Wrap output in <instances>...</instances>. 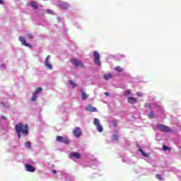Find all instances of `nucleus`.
<instances>
[{"mask_svg": "<svg viewBox=\"0 0 181 181\" xmlns=\"http://www.w3.org/2000/svg\"><path fill=\"white\" fill-rule=\"evenodd\" d=\"M16 132L18 135V139H21L22 138L23 135H28L29 134V127H28V124L23 125L22 123H18L15 127Z\"/></svg>", "mask_w": 181, "mask_h": 181, "instance_id": "f257e3e1", "label": "nucleus"}, {"mask_svg": "<svg viewBox=\"0 0 181 181\" xmlns=\"http://www.w3.org/2000/svg\"><path fill=\"white\" fill-rule=\"evenodd\" d=\"M93 124L95 125V127H96L98 132H103L104 131V128L103 127L101 124H100V119H98V118H94Z\"/></svg>", "mask_w": 181, "mask_h": 181, "instance_id": "f03ea898", "label": "nucleus"}, {"mask_svg": "<svg viewBox=\"0 0 181 181\" xmlns=\"http://www.w3.org/2000/svg\"><path fill=\"white\" fill-rule=\"evenodd\" d=\"M94 63L98 66H101V61H100V54L97 51L93 52Z\"/></svg>", "mask_w": 181, "mask_h": 181, "instance_id": "7ed1b4c3", "label": "nucleus"}, {"mask_svg": "<svg viewBox=\"0 0 181 181\" xmlns=\"http://www.w3.org/2000/svg\"><path fill=\"white\" fill-rule=\"evenodd\" d=\"M157 128H158V129L160 131H162L163 132H172L171 129H170L168 127L163 124H157Z\"/></svg>", "mask_w": 181, "mask_h": 181, "instance_id": "20e7f679", "label": "nucleus"}, {"mask_svg": "<svg viewBox=\"0 0 181 181\" xmlns=\"http://www.w3.org/2000/svg\"><path fill=\"white\" fill-rule=\"evenodd\" d=\"M56 141L57 142H62V144H70V141H69V139L62 136H57L56 138Z\"/></svg>", "mask_w": 181, "mask_h": 181, "instance_id": "39448f33", "label": "nucleus"}, {"mask_svg": "<svg viewBox=\"0 0 181 181\" xmlns=\"http://www.w3.org/2000/svg\"><path fill=\"white\" fill-rule=\"evenodd\" d=\"M71 63L74 66H76V67H84V65L81 62V61H79L77 59H71Z\"/></svg>", "mask_w": 181, "mask_h": 181, "instance_id": "423d86ee", "label": "nucleus"}, {"mask_svg": "<svg viewBox=\"0 0 181 181\" xmlns=\"http://www.w3.org/2000/svg\"><path fill=\"white\" fill-rule=\"evenodd\" d=\"M73 134L76 138H79L82 134L81 129L80 127H76L73 131Z\"/></svg>", "mask_w": 181, "mask_h": 181, "instance_id": "0eeeda50", "label": "nucleus"}, {"mask_svg": "<svg viewBox=\"0 0 181 181\" xmlns=\"http://www.w3.org/2000/svg\"><path fill=\"white\" fill-rule=\"evenodd\" d=\"M18 40L21 42L23 46H26V47H31L30 44L26 43V40H25V37H20Z\"/></svg>", "mask_w": 181, "mask_h": 181, "instance_id": "6e6552de", "label": "nucleus"}, {"mask_svg": "<svg viewBox=\"0 0 181 181\" xmlns=\"http://www.w3.org/2000/svg\"><path fill=\"white\" fill-rule=\"evenodd\" d=\"M69 158H76V159H80V158H81V154L77 152H72L70 153Z\"/></svg>", "mask_w": 181, "mask_h": 181, "instance_id": "1a4fd4ad", "label": "nucleus"}, {"mask_svg": "<svg viewBox=\"0 0 181 181\" xmlns=\"http://www.w3.org/2000/svg\"><path fill=\"white\" fill-rule=\"evenodd\" d=\"M50 59V55H48L45 59V66L47 67L49 70H52V64L49 63V59Z\"/></svg>", "mask_w": 181, "mask_h": 181, "instance_id": "9d476101", "label": "nucleus"}, {"mask_svg": "<svg viewBox=\"0 0 181 181\" xmlns=\"http://www.w3.org/2000/svg\"><path fill=\"white\" fill-rule=\"evenodd\" d=\"M25 168L27 170V172H31L33 173V172H35L36 169L34 168L33 166L30 165V164H25Z\"/></svg>", "mask_w": 181, "mask_h": 181, "instance_id": "9b49d317", "label": "nucleus"}, {"mask_svg": "<svg viewBox=\"0 0 181 181\" xmlns=\"http://www.w3.org/2000/svg\"><path fill=\"white\" fill-rule=\"evenodd\" d=\"M59 6L62 8V9L67 10L69 9V4L66 2L61 1L59 2Z\"/></svg>", "mask_w": 181, "mask_h": 181, "instance_id": "f8f14e48", "label": "nucleus"}, {"mask_svg": "<svg viewBox=\"0 0 181 181\" xmlns=\"http://www.w3.org/2000/svg\"><path fill=\"white\" fill-rule=\"evenodd\" d=\"M86 111H90V112H97L98 110L91 105H88L86 107Z\"/></svg>", "mask_w": 181, "mask_h": 181, "instance_id": "ddd939ff", "label": "nucleus"}, {"mask_svg": "<svg viewBox=\"0 0 181 181\" xmlns=\"http://www.w3.org/2000/svg\"><path fill=\"white\" fill-rule=\"evenodd\" d=\"M127 101L129 104H136L137 103L138 100L134 97H129L127 98Z\"/></svg>", "mask_w": 181, "mask_h": 181, "instance_id": "4468645a", "label": "nucleus"}, {"mask_svg": "<svg viewBox=\"0 0 181 181\" xmlns=\"http://www.w3.org/2000/svg\"><path fill=\"white\" fill-rule=\"evenodd\" d=\"M30 5L35 10H36V9H37V8H39V6H37V3H36V1H31L30 3Z\"/></svg>", "mask_w": 181, "mask_h": 181, "instance_id": "2eb2a0df", "label": "nucleus"}, {"mask_svg": "<svg viewBox=\"0 0 181 181\" xmlns=\"http://www.w3.org/2000/svg\"><path fill=\"white\" fill-rule=\"evenodd\" d=\"M112 77H114V76L111 74H105L103 76L105 80H110V78H112Z\"/></svg>", "mask_w": 181, "mask_h": 181, "instance_id": "dca6fc26", "label": "nucleus"}, {"mask_svg": "<svg viewBox=\"0 0 181 181\" xmlns=\"http://www.w3.org/2000/svg\"><path fill=\"white\" fill-rule=\"evenodd\" d=\"M139 152H141V155H143V156H144L145 158H148L149 156V154L145 153L144 150L140 147L139 148Z\"/></svg>", "mask_w": 181, "mask_h": 181, "instance_id": "f3484780", "label": "nucleus"}, {"mask_svg": "<svg viewBox=\"0 0 181 181\" xmlns=\"http://www.w3.org/2000/svg\"><path fill=\"white\" fill-rule=\"evenodd\" d=\"M81 97H82V100L84 101V100H86V98H88V95H87V93H86V92L82 91Z\"/></svg>", "mask_w": 181, "mask_h": 181, "instance_id": "a211bd4d", "label": "nucleus"}, {"mask_svg": "<svg viewBox=\"0 0 181 181\" xmlns=\"http://www.w3.org/2000/svg\"><path fill=\"white\" fill-rule=\"evenodd\" d=\"M124 97H128V95H131V90L127 89L124 92Z\"/></svg>", "mask_w": 181, "mask_h": 181, "instance_id": "6ab92c4d", "label": "nucleus"}, {"mask_svg": "<svg viewBox=\"0 0 181 181\" xmlns=\"http://www.w3.org/2000/svg\"><path fill=\"white\" fill-rule=\"evenodd\" d=\"M115 70L117 71L118 73H122V68L121 66H117L115 68Z\"/></svg>", "mask_w": 181, "mask_h": 181, "instance_id": "aec40b11", "label": "nucleus"}, {"mask_svg": "<svg viewBox=\"0 0 181 181\" xmlns=\"http://www.w3.org/2000/svg\"><path fill=\"white\" fill-rule=\"evenodd\" d=\"M25 147L28 148V149H30V148L32 147V143H30V141H27L25 144Z\"/></svg>", "mask_w": 181, "mask_h": 181, "instance_id": "412c9836", "label": "nucleus"}, {"mask_svg": "<svg viewBox=\"0 0 181 181\" xmlns=\"http://www.w3.org/2000/svg\"><path fill=\"white\" fill-rule=\"evenodd\" d=\"M156 177L158 180H160V181H163V180H164V178L162 177V176L160 175V174H157V175H156Z\"/></svg>", "mask_w": 181, "mask_h": 181, "instance_id": "4be33fe9", "label": "nucleus"}, {"mask_svg": "<svg viewBox=\"0 0 181 181\" xmlns=\"http://www.w3.org/2000/svg\"><path fill=\"white\" fill-rule=\"evenodd\" d=\"M42 90L43 89L42 88H37L35 92H34V93L37 95L39 94V93H42Z\"/></svg>", "mask_w": 181, "mask_h": 181, "instance_id": "5701e85b", "label": "nucleus"}, {"mask_svg": "<svg viewBox=\"0 0 181 181\" xmlns=\"http://www.w3.org/2000/svg\"><path fill=\"white\" fill-rule=\"evenodd\" d=\"M37 95L36 93H33V96L31 97V101H36V98H37Z\"/></svg>", "mask_w": 181, "mask_h": 181, "instance_id": "b1692460", "label": "nucleus"}, {"mask_svg": "<svg viewBox=\"0 0 181 181\" xmlns=\"http://www.w3.org/2000/svg\"><path fill=\"white\" fill-rule=\"evenodd\" d=\"M163 151H168L169 152H170V151H172L170 149V148L168 147V146H163Z\"/></svg>", "mask_w": 181, "mask_h": 181, "instance_id": "393cba45", "label": "nucleus"}, {"mask_svg": "<svg viewBox=\"0 0 181 181\" xmlns=\"http://www.w3.org/2000/svg\"><path fill=\"white\" fill-rule=\"evenodd\" d=\"M144 107H146V108H149L150 110H152V106L151 105V103H146L144 105Z\"/></svg>", "mask_w": 181, "mask_h": 181, "instance_id": "a878e982", "label": "nucleus"}, {"mask_svg": "<svg viewBox=\"0 0 181 181\" xmlns=\"http://www.w3.org/2000/svg\"><path fill=\"white\" fill-rule=\"evenodd\" d=\"M149 118L153 119L155 118V114L153 113V112H151L148 115Z\"/></svg>", "mask_w": 181, "mask_h": 181, "instance_id": "bb28decb", "label": "nucleus"}, {"mask_svg": "<svg viewBox=\"0 0 181 181\" xmlns=\"http://www.w3.org/2000/svg\"><path fill=\"white\" fill-rule=\"evenodd\" d=\"M69 84H71V86H73V88H76V83H74V82L73 81H69Z\"/></svg>", "mask_w": 181, "mask_h": 181, "instance_id": "cd10ccee", "label": "nucleus"}, {"mask_svg": "<svg viewBox=\"0 0 181 181\" xmlns=\"http://www.w3.org/2000/svg\"><path fill=\"white\" fill-rule=\"evenodd\" d=\"M112 124H113V127H117V124H118V120L117 119H115L112 121Z\"/></svg>", "mask_w": 181, "mask_h": 181, "instance_id": "c85d7f7f", "label": "nucleus"}, {"mask_svg": "<svg viewBox=\"0 0 181 181\" xmlns=\"http://www.w3.org/2000/svg\"><path fill=\"white\" fill-rule=\"evenodd\" d=\"M113 139H114L115 141H118V135L115 134V135L113 136Z\"/></svg>", "mask_w": 181, "mask_h": 181, "instance_id": "c756f323", "label": "nucleus"}, {"mask_svg": "<svg viewBox=\"0 0 181 181\" xmlns=\"http://www.w3.org/2000/svg\"><path fill=\"white\" fill-rule=\"evenodd\" d=\"M136 95H137L138 97H142L143 94H142V93H141V92H137V93H136Z\"/></svg>", "mask_w": 181, "mask_h": 181, "instance_id": "7c9ffc66", "label": "nucleus"}, {"mask_svg": "<svg viewBox=\"0 0 181 181\" xmlns=\"http://www.w3.org/2000/svg\"><path fill=\"white\" fill-rule=\"evenodd\" d=\"M46 13L50 14L52 13V11L50 9L46 10Z\"/></svg>", "mask_w": 181, "mask_h": 181, "instance_id": "2f4dec72", "label": "nucleus"}, {"mask_svg": "<svg viewBox=\"0 0 181 181\" xmlns=\"http://www.w3.org/2000/svg\"><path fill=\"white\" fill-rule=\"evenodd\" d=\"M28 37L29 39H33V36H32V35H30V34H28Z\"/></svg>", "mask_w": 181, "mask_h": 181, "instance_id": "473e14b6", "label": "nucleus"}, {"mask_svg": "<svg viewBox=\"0 0 181 181\" xmlns=\"http://www.w3.org/2000/svg\"><path fill=\"white\" fill-rule=\"evenodd\" d=\"M104 94H105V95H107V97H110V93L105 92Z\"/></svg>", "mask_w": 181, "mask_h": 181, "instance_id": "72a5a7b5", "label": "nucleus"}, {"mask_svg": "<svg viewBox=\"0 0 181 181\" xmlns=\"http://www.w3.org/2000/svg\"><path fill=\"white\" fill-rule=\"evenodd\" d=\"M52 173H54V175H56L57 173V171H56L55 170H53Z\"/></svg>", "mask_w": 181, "mask_h": 181, "instance_id": "f704fd0d", "label": "nucleus"}, {"mask_svg": "<svg viewBox=\"0 0 181 181\" xmlns=\"http://www.w3.org/2000/svg\"><path fill=\"white\" fill-rule=\"evenodd\" d=\"M0 5H4V1L3 0H0Z\"/></svg>", "mask_w": 181, "mask_h": 181, "instance_id": "c9c22d12", "label": "nucleus"}]
</instances>
